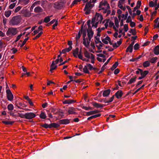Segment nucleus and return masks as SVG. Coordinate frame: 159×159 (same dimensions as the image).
I'll list each match as a JSON object with an SVG mask.
<instances>
[{"label": "nucleus", "instance_id": "1", "mask_svg": "<svg viewBox=\"0 0 159 159\" xmlns=\"http://www.w3.org/2000/svg\"><path fill=\"white\" fill-rule=\"evenodd\" d=\"M102 19V16L101 14L97 13L95 17L92 18L91 23L90 20L87 21V25L88 26V29H87V35L89 40H91L93 34V32L92 30L91 24H92V27H94L95 28H96L97 27L98 24L99 23H101Z\"/></svg>", "mask_w": 159, "mask_h": 159}, {"label": "nucleus", "instance_id": "2", "mask_svg": "<svg viewBox=\"0 0 159 159\" xmlns=\"http://www.w3.org/2000/svg\"><path fill=\"white\" fill-rule=\"evenodd\" d=\"M20 23V16H14L10 21V24L12 25H16Z\"/></svg>", "mask_w": 159, "mask_h": 159}, {"label": "nucleus", "instance_id": "3", "mask_svg": "<svg viewBox=\"0 0 159 159\" xmlns=\"http://www.w3.org/2000/svg\"><path fill=\"white\" fill-rule=\"evenodd\" d=\"M18 31L16 28H9L6 32V34L7 36H10L11 35H15L17 33Z\"/></svg>", "mask_w": 159, "mask_h": 159}, {"label": "nucleus", "instance_id": "4", "mask_svg": "<svg viewBox=\"0 0 159 159\" xmlns=\"http://www.w3.org/2000/svg\"><path fill=\"white\" fill-rule=\"evenodd\" d=\"M25 118L28 119H31L35 117V114L33 112L27 113L24 115Z\"/></svg>", "mask_w": 159, "mask_h": 159}, {"label": "nucleus", "instance_id": "5", "mask_svg": "<svg viewBox=\"0 0 159 159\" xmlns=\"http://www.w3.org/2000/svg\"><path fill=\"white\" fill-rule=\"evenodd\" d=\"M7 96L8 100L11 101L13 99V96L11 90L9 89L6 90Z\"/></svg>", "mask_w": 159, "mask_h": 159}, {"label": "nucleus", "instance_id": "6", "mask_svg": "<svg viewBox=\"0 0 159 159\" xmlns=\"http://www.w3.org/2000/svg\"><path fill=\"white\" fill-rule=\"evenodd\" d=\"M76 109L73 107H70L68 110L69 114H76Z\"/></svg>", "mask_w": 159, "mask_h": 159}, {"label": "nucleus", "instance_id": "7", "mask_svg": "<svg viewBox=\"0 0 159 159\" xmlns=\"http://www.w3.org/2000/svg\"><path fill=\"white\" fill-rule=\"evenodd\" d=\"M60 125H67L70 123L69 120L66 119L60 120L58 121Z\"/></svg>", "mask_w": 159, "mask_h": 159}, {"label": "nucleus", "instance_id": "8", "mask_svg": "<svg viewBox=\"0 0 159 159\" xmlns=\"http://www.w3.org/2000/svg\"><path fill=\"white\" fill-rule=\"evenodd\" d=\"M20 14H22L25 16L28 17L30 16L31 15L30 12L26 10L22 11Z\"/></svg>", "mask_w": 159, "mask_h": 159}, {"label": "nucleus", "instance_id": "9", "mask_svg": "<svg viewBox=\"0 0 159 159\" xmlns=\"http://www.w3.org/2000/svg\"><path fill=\"white\" fill-rule=\"evenodd\" d=\"M107 2L106 1H102L99 4V8H100L101 9L104 10L105 8L103 7V6H106L107 4Z\"/></svg>", "mask_w": 159, "mask_h": 159}, {"label": "nucleus", "instance_id": "10", "mask_svg": "<svg viewBox=\"0 0 159 159\" xmlns=\"http://www.w3.org/2000/svg\"><path fill=\"white\" fill-rule=\"evenodd\" d=\"M92 105L93 106L97 108H102L103 107L105 106V105L97 103L95 102H93Z\"/></svg>", "mask_w": 159, "mask_h": 159}, {"label": "nucleus", "instance_id": "11", "mask_svg": "<svg viewBox=\"0 0 159 159\" xmlns=\"http://www.w3.org/2000/svg\"><path fill=\"white\" fill-rule=\"evenodd\" d=\"M123 94V93L121 91L119 90L116 93L115 95L117 98L119 99L121 98Z\"/></svg>", "mask_w": 159, "mask_h": 159}, {"label": "nucleus", "instance_id": "12", "mask_svg": "<svg viewBox=\"0 0 159 159\" xmlns=\"http://www.w3.org/2000/svg\"><path fill=\"white\" fill-rule=\"evenodd\" d=\"M75 102V101L74 100L72 99H68L65 100L63 102V103L64 104H69L74 103Z\"/></svg>", "mask_w": 159, "mask_h": 159}, {"label": "nucleus", "instance_id": "13", "mask_svg": "<svg viewBox=\"0 0 159 159\" xmlns=\"http://www.w3.org/2000/svg\"><path fill=\"white\" fill-rule=\"evenodd\" d=\"M79 49L77 48L73 50V55L75 58L78 57L79 55Z\"/></svg>", "mask_w": 159, "mask_h": 159}, {"label": "nucleus", "instance_id": "14", "mask_svg": "<svg viewBox=\"0 0 159 159\" xmlns=\"http://www.w3.org/2000/svg\"><path fill=\"white\" fill-rule=\"evenodd\" d=\"M111 92V90L110 89H107L104 90L102 93V95L104 97H107L109 95Z\"/></svg>", "mask_w": 159, "mask_h": 159}, {"label": "nucleus", "instance_id": "15", "mask_svg": "<svg viewBox=\"0 0 159 159\" xmlns=\"http://www.w3.org/2000/svg\"><path fill=\"white\" fill-rule=\"evenodd\" d=\"M153 52L156 55L159 54V45L156 46L153 49Z\"/></svg>", "mask_w": 159, "mask_h": 159}, {"label": "nucleus", "instance_id": "16", "mask_svg": "<svg viewBox=\"0 0 159 159\" xmlns=\"http://www.w3.org/2000/svg\"><path fill=\"white\" fill-rule=\"evenodd\" d=\"M83 44L84 45V46L86 47H88L89 46V44L90 43V42L91 40H89L87 39H86L85 40V43L84 42V40H83Z\"/></svg>", "mask_w": 159, "mask_h": 159}, {"label": "nucleus", "instance_id": "17", "mask_svg": "<svg viewBox=\"0 0 159 159\" xmlns=\"http://www.w3.org/2000/svg\"><path fill=\"white\" fill-rule=\"evenodd\" d=\"M43 11L42 8L39 6L36 7L34 9V11L36 13L41 12Z\"/></svg>", "mask_w": 159, "mask_h": 159}, {"label": "nucleus", "instance_id": "18", "mask_svg": "<svg viewBox=\"0 0 159 159\" xmlns=\"http://www.w3.org/2000/svg\"><path fill=\"white\" fill-rule=\"evenodd\" d=\"M92 55H93L87 51H86L84 52V55L85 57L89 59L91 58V57H92Z\"/></svg>", "mask_w": 159, "mask_h": 159}, {"label": "nucleus", "instance_id": "19", "mask_svg": "<svg viewBox=\"0 0 159 159\" xmlns=\"http://www.w3.org/2000/svg\"><path fill=\"white\" fill-rule=\"evenodd\" d=\"M78 57L79 59L82 60L83 61H87V62L89 61V60L88 59H87L86 58H83V56L81 54V52L80 50V52L79 53V55L78 56Z\"/></svg>", "mask_w": 159, "mask_h": 159}, {"label": "nucleus", "instance_id": "20", "mask_svg": "<svg viewBox=\"0 0 159 159\" xmlns=\"http://www.w3.org/2000/svg\"><path fill=\"white\" fill-rule=\"evenodd\" d=\"M141 2L140 1H138L137 3L136 6L134 8L133 11H135L136 10L139 8L141 5Z\"/></svg>", "mask_w": 159, "mask_h": 159}, {"label": "nucleus", "instance_id": "21", "mask_svg": "<svg viewBox=\"0 0 159 159\" xmlns=\"http://www.w3.org/2000/svg\"><path fill=\"white\" fill-rule=\"evenodd\" d=\"M148 73L149 72L148 70H145L144 71H143V70H142L141 73L140 74V75H141V76H142L144 78Z\"/></svg>", "mask_w": 159, "mask_h": 159}, {"label": "nucleus", "instance_id": "22", "mask_svg": "<svg viewBox=\"0 0 159 159\" xmlns=\"http://www.w3.org/2000/svg\"><path fill=\"white\" fill-rule=\"evenodd\" d=\"M20 0V5H22L23 6L27 4L29 2V0Z\"/></svg>", "mask_w": 159, "mask_h": 159}, {"label": "nucleus", "instance_id": "23", "mask_svg": "<svg viewBox=\"0 0 159 159\" xmlns=\"http://www.w3.org/2000/svg\"><path fill=\"white\" fill-rule=\"evenodd\" d=\"M11 11L10 10H8L5 11L4 15L7 17H8L11 14Z\"/></svg>", "mask_w": 159, "mask_h": 159}, {"label": "nucleus", "instance_id": "24", "mask_svg": "<svg viewBox=\"0 0 159 159\" xmlns=\"http://www.w3.org/2000/svg\"><path fill=\"white\" fill-rule=\"evenodd\" d=\"M60 124H58L55 123H53L50 124L51 127L57 128L60 126Z\"/></svg>", "mask_w": 159, "mask_h": 159}, {"label": "nucleus", "instance_id": "25", "mask_svg": "<svg viewBox=\"0 0 159 159\" xmlns=\"http://www.w3.org/2000/svg\"><path fill=\"white\" fill-rule=\"evenodd\" d=\"M136 76H135L133 78H131L128 83V84H131L133 83H134L136 81Z\"/></svg>", "mask_w": 159, "mask_h": 159}, {"label": "nucleus", "instance_id": "26", "mask_svg": "<svg viewBox=\"0 0 159 159\" xmlns=\"http://www.w3.org/2000/svg\"><path fill=\"white\" fill-rule=\"evenodd\" d=\"M52 16L51 15L45 17L44 19L43 22L46 23L48 22L50 20V18L52 17Z\"/></svg>", "mask_w": 159, "mask_h": 159}, {"label": "nucleus", "instance_id": "27", "mask_svg": "<svg viewBox=\"0 0 159 159\" xmlns=\"http://www.w3.org/2000/svg\"><path fill=\"white\" fill-rule=\"evenodd\" d=\"M83 28V27L81 26L80 30L79 31L78 35L76 36V39L77 40L79 39L80 38L81 35V33H82Z\"/></svg>", "mask_w": 159, "mask_h": 159}, {"label": "nucleus", "instance_id": "28", "mask_svg": "<svg viewBox=\"0 0 159 159\" xmlns=\"http://www.w3.org/2000/svg\"><path fill=\"white\" fill-rule=\"evenodd\" d=\"M157 59V57H153L150 59L149 62L151 63H154L156 62Z\"/></svg>", "mask_w": 159, "mask_h": 159}, {"label": "nucleus", "instance_id": "29", "mask_svg": "<svg viewBox=\"0 0 159 159\" xmlns=\"http://www.w3.org/2000/svg\"><path fill=\"white\" fill-rule=\"evenodd\" d=\"M150 65V62L148 61L144 62L143 64V66L145 67H148Z\"/></svg>", "mask_w": 159, "mask_h": 159}, {"label": "nucleus", "instance_id": "30", "mask_svg": "<svg viewBox=\"0 0 159 159\" xmlns=\"http://www.w3.org/2000/svg\"><path fill=\"white\" fill-rule=\"evenodd\" d=\"M118 65V63L117 61L113 65L112 67L111 68V70H114L117 67Z\"/></svg>", "mask_w": 159, "mask_h": 159}, {"label": "nucleus", "instance_id": "31", "mask_svg": "<svg viewBox=\"0 0 159 159\" xmlns=\"http://www.w3.org/2000/svg\"><path fill=\"white\" fill-rule=\"evenodd\" d=\"M109 26L110 27H112L113 26V28L115 31H118V30L116 29L115 26L114 25V23L113 22L110 21L109 23Z\"/></svg>", "mask_w": 159, "mask_h": 159}, {"label": "nucleus", "instance_id": "32", "mask_svg": "<svg viewBox=\"0 0 159 159\" xmlns=\"http://www.w3.org/2000/svg\"><path fill=\"white\" fill-rule=\"evenodd\" d=\"M2 123L6 125H12L13 123L14 122L12 121H2Z\"/></svg>", "mask_w": 159, "mask_h": 159}, {"label": "nucleus", "instance_id": "33", "mask_svg": "<svg viewBox=\"0 0 159 159\" xmlns=\"http://www.w3.org/2000/svg\"><path fill=\"white\" fill-rule=\"evenodd\" d=\"M39 116L40 118L43 119H45L46 117L45 113L43 112H41Z\"/></svg>", "mask_w": 159, "mask_h": 159}, {"label": "nucleus", "instance_id": "34", "mask_svg": "<svg viewBox=\"0 0 159 159\" xmlns=\"http://www.w3.org/2000/svg\"><path fill=\"white\" fill-rule=\"evenodd\" d=\"M114 22H115V25L116 27L117 28H118L119 26V22L117 18L116 17L115 18Z\"/></svg>", "mask_w": 159, "mask_h": 159}, {"label": "nucleus", "instance_id": "35", "mask_svg": "<svg viewBox=\"0 0 159 159\" xmlns=\"http://www.w3.org/2000/svg\"><path fill=\"white\" fill-rule=\"evenodd\" d=\"M41 126L43 127L46 129H47L48 128H51L50 124L48 125L47 124L45 123L44 124L41 125Z\"/></svg>", "mask_w": 159, "mask_h": 159}, {"label": "nucleus", "instance_id": "36", "mask_svg": "<svg viewBox=\"0 0 159 159\" xmlns=\"http://www.w3.org/2000/svg\"><path fill=\"white\" fill-rule=\"evenodd\" d=\"M82 32H83V41L84 40V42L85 43V40L86 39L85 37L86 36V31L84 30H82Z\"/></svg>", "mask_w": 159, "mask_h": 159}, {"label": "nucleus", "instance_id": "37", "mask_svg": "<svg viewBox=\"0 0 159 159\" xmlns=\"http://www.w3.org/2000/svg\"><path fill=\"white\" fill-rule=\"evenodd\" d=\"M83 72L85 73L89 74V72L88 70V67H87V65L84 66V68L83 69Z\"/></svg>", "mask_w": 159, "mask_h": 159}, {"label": "nucleus", "instance_id": "38", "mask_svg": "<svg viewBox=\"0 0 159 159\" xmlns=\"http://www.w3.org/2000/svg\"><path fill=\"white\" fill-rule=\"evenodd\" d=\"M114 97V95H113L111 97L109 100H107L106 99V102H105V103H109L113 101Z\"/></svg>", "mask_w": 159, "mask_h": 159}, {"label": "nucleus", "instance_id": "39", "mask_svg": "<svg viewBox=\"0 0 159 159\" xmlns=\"http://www.w3.org/2000/svg\"><path fill=\"white\" fill-rule=\"evenodd\" d=\"M133 48L129 46L126 49V51L127 52H131L133 51Z\"/></svg>", "mask_w": 159, "mask_h": 159}, {"label": "nucleus", "instance_id": "40", "mask_svg": "<svg viewBox=\"0 0 159 159\" xmlns=\"http://www.w3.org/2000/svg\"><path fill=\"white\" fill-rule=\"evenodd\" d=\"M7 109L8 110L11 111L13 109V106L12 104H9L7 106Z\"/></svg>", "mask_w": 159, "mask_h": 159}, {"label": "nucleus", "instance_id": "41", "mask_svg": "<svg viewBox=\"0 0 159 159\" xmlns=\"http://www.w3.org/2000/svg\"><path fill=\"white\" fill-rule=\"evenodd\" d=\"M43 33V32L42 31L40 32L34 38V39H36L39 38Z\"/></svg>", "mask_w": 159, "mask_h": 159}, {"label": "nucleus", "instance_id": "42", "mask_svg": "<svg viewBox=\"0 0 159 159\" xmlns=\"http://www.w3.org/2000/svg\"><path fill=\"white\" fill-rule=\"evenodd\" d=\"M149 6L151 7H153L154 6H156L155 5V4L154 2H153L152 1H150L149 2Z\"/></svg>", "mask_w": 159, "mask_h": 159}, {"label": "nucleus", "instance_id": "43", "mask_svg": "<svg viewBox=\"0 0 159 159\" xmlns=\"http://www.w3.org/2000/svg\"><path fill=\"white\" fill-rule=\"evenodd\" d=\"M92 7V5L90 4H86L85 6L84 9H91V7Z\"/></svg>", "mask_w": 159, "mask_h": 159}, {"label": "nucleus", "instance_id": "44", "mask_svg": "<svg viewBox=\"0 0 159 159\" xmlns=\"http://www.w3.org/2000/svg\"><path fill=\"white\" fill-rule=\"evenodd\" d=\"M88 68L90 70H91L93 69H94L95 68L93 67L90 64H87Z\"/></svg>", "mask_w": 159, "mask_h": 159}, {"label": "nucleus", "instance_id": "45", "mask_svg": "<svg viewBox=\"0 0 159 159\" xmlns=\"http://www.w3.org/2000/svg\"><path fill=\"white\" fill-rule=\"evenodd\" d=\"M142 69L140 68H138L137 70L135 71V73L137 75L140 74L141 73Z\"/></svg>", "mask_w": 159, "mask_h": 159}, {"label": "nucleus", "instance_id": "46", "mask_svg": "<svg viewBox=\"0 0 159 159\" xmlns=\"http://www.w3.org/2000/svg\"><path fill=\"white\" fill-rule=\"evenodd\" d=\"M28 39H29L28 37H27L24 40L23 42L22 43V44L21 45L20 44V47H23L24 45V44H25L26 42Z\"/></svg>", "mask_w": 159, "mask_h": 159}, {"label": "nucleus", "instance_id": "47", "mask_svg": "<svg viewBox=\"0 0 159 159\" xmlns=\"http://www.w3.org/2000/svg\"><path fill=\"white\" fill-rule=\"evenodd\" d=\"M57 66H51L50 71L52 73V70L55 69L57 68Z\"/></svg>", "mask_w": 159, "mask_h": 159}, {"label": "nucleus", "instance_id": "48", "mask_svg": "<svg viewBox=\"0 0 159 159\" xmlns=\"http://www.w3.org/2000/svg\"><path fill=\"white\" fill-rule=\"evenodd\" d=\"M16 3H13L11 4L9 6V8L10 9H12L15 6Z\"/></svg>", "mask_w": 159, "mask_h": 159}, {"label": "nucleus", "instance_id": "49", "mask_svg": "<svg viewBox=\"0 0 159 159\" xmlns=\"http://www.w3.org/2000/svg\"><path fill=\"white\" fill-rule=\"evenodd\" d=\"M124 28L125 31V32H127L128 30L129 29L128 25L127 24H125L124 25Z\"/></svg>", "mask_w": 159, "mask_h": 159}, {"label": "nucleus", "instance_id": "50", "mask_svg": "<svg viewBox=\"0 0 159 159\" xmlns=\"http://www.w3.org/2000/svg\"><path fill=\"white\" fill-rule=\"evenodd\" d=\"M90 9H84V10L85 11V14L87 15L89 14L90 13Z\"/></svg>", "mask_w": 159, "mask_h": 159}, {"label": "nucleus", "instance_id": "51", "mask_svg": "<svg viewBox=\"0 0 159 159\" xmlns=\"http://www.w3.org/2000/svg\"><path fill=\"white\" fill-rule=\"evenodd\" d=\"M132 21L131 18V16H129L126 21V22L127 23H129Z\"/></svg>", "mask_w": 159, "mask_h": 159}, {"label": "nucleus", "instance_id": "52", "mask_svg": "<svg viewBox=\"0 0 159 159\" xmlns=\"http://www.w3.org/2000/svg\"><path fill=\"white\" fill-rule=\"evenodd\" d=\"M139 48V45L138 43H136L134 46V49L135 50H137Z\"/></svg>", "mask_w": 159, "mask_h": 159}, {"label": "nucleus", "instance_id": "53", "mask_svg": "<svg viewBox=\"0 0 159 159\" xmlns=\"http://www.w3.org/2000/svg\"><path fill=\"white\" fill-rule=\"evenodd\" d=\"M91 62L93 64L94 62V59L95 57L94 55H92V57H91Z\"/></svg>", "mask_w": 159, "mask_h": 159}, {"label": "nucleus", "instance_id": "54", "mask_svg": "<svg viewBox=\"0 0 159 159\" xmlns=\"http://www.w3.org/2000/svg\"><path fill=\"white\" fill-rule=\"evenodd\" d=\"M130 22V25L131 27H134L135 25V23L134 22L131 21Z\"/></svg>", "mask_w": 159, "mask_h": 159}, {"label": "nucleus", "instance_id": "55", "mask_svg": "<svg viewBox=\"0 0 159 159\" xmlns=\"http://www.w3.org/2000/svg\"><path fill=\"white\" fill-rule=\"evenodd\" d=\"M129 32L132 33L133 35H134L135 33V31L134 29H131L130 31H129Z\"/></svg>", "mask_w": 159, "mask_h": 159}, {"label": "nucleus", "instance_id": "56", "mask_svg": "<svg viewBox=\"0 0 159 159\" xmlns=\"http://www.w3.org/2000/svg\"><path fill=\"white\" fill-rule=\"evenodd\" d=\"M72 48V46H69L68 48H65L66 50V52H69L70 51L71 49Z\"/></svg>", "mask_w": 159, "mask_h": 159}, {"label": "nucleus", "instance_id": "57", "mask_svg": "<svg viewBox=\"0 0 159 159\" xmlns=\"http://www.w3.org/2000/svg\"><path fill=\"white\" fill-rule=\"evenodd\" d=\"M7 20L5 18H3V23L4 25H6Z\"/></svg>", "mask_w": 159, "mask_h": 159}, {"label": "nucleus", "instance_id": "58", "mask_svg": "<svg viewBox=\"0 0 159 159\" xmlns=\"http://www.w3.org/2000/svg\"><path fill=\"white\" fill-rule=\"evenodd\" d=\"M104 13H106L107 12V14H110L111 12V11L109 10H107V9H104Z\"/></svg>", "mask_w": 159, "mask_h": 159}, {"label": "nucleus", "instance_id": "59", "mask_svg": "<svg viewBox=\"0 0 159 159\" xmlns=\"http://www.w3.org/2000/svg\"><path fill=\"white\" fill-rule=\"evenodd\" d=\"M20 10V6H18L14 10V12L16 13Z\"/></svg>", "mask_w": 159, "mask_h": 159}, {"label": "nucleus", "instance_id": "60", "mask_svg": "<svg viewBox=\"0 0 159 159\" xmlns=\"http://www.w3.org/2000/svg\"><path fill=\"white\" fill-rule=\"evenodd\" d=\"M120 72V70L118 69H116L114 71V74L115 75L117 74Z\"/></svg>", "mask_w": 159, "mask_h": 159}, {"label": "nucleus", "instance_id": "61", "mask_svg": "<svg viewBox=\"0 0 159 159\" xmlns=\"http://www.w3.org/2000/svg\"><path fill=\"white\" fill-rule=\"evenodd\" d=\"M58 25V21L57 20L55 23L52 26V28L53 29H54L55 28V27L57 26Z\"/></svg>", "mask_w": 159, "mask_h": 159}, {"label": "nucleus", "instance_id": "62", "mask_svg": "<svg viewBox=\"0 0 159 159\" xmlns=\"http://www.w3.org/2000/svg\"><path fill=\"white\" fill-rule=\"evenodd\" d=\"M77 2L76 1V0H74L72 3L71 6L72 7L75 4H77Z\"/></svg>", "mask_w": 159, "mask_h": 159}, {"label": "nucleus", "instance_id": "63", "mask_svg": "<svg viewBox=\"0 0 159 159\" xmlns=\"http://www.w3.org/2000/svg\"><path fill=\"white\" fill-rule=\"evenodd\" d=\"M101 116V114H98L93 115V118H96L99 117L100 116Z\"/></svg>", "mask_w": 159, "mask_h": 159}, {"label": "nucleus", "instance_id": "64", "mask_svg": "<svg viewBox=\"0 0 159 159\" xmlns=\"http://www.w3.org/2000/svg\"><path fill=\"white\" fill-rule=\"evenodd\" d=\"M102 42L103 43H104L105 44H107L108 43V41L107 40H105L104 39H102Z\"/></svg>", "mask_w": 159, "mask_h": 159}]
</instances>
